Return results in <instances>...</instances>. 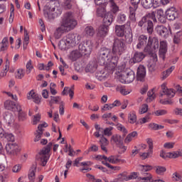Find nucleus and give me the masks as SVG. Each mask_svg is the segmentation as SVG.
I'll return each instance as SVG.
<instances>
[{
    "label": "nucleus",
    "mask_w": 182,
    "mask_h": 182,
    "mask_svg": "<svg viewBox=\"0 0 182 182\" xmlns=\"http://www.w3.org/2000/svg\"><path fill=\"white\" fill-rule=\"evenodd\" d=\"M60 25L65 28L68 32H70V31H73V29L77 26V20L75 18L73 12L68 11L63 14Z\"/></svg>",
    "instance_id": "obj_1"
},
{
    "label": "nucleus",
    "mask_w": 182,
    "mask_h": 182,
    "mask_svg": "<svg viewBox=\"0 0 182 182\" xmlns=\"http://www.w3.org/2000/svg\"><path fill=\"white\" fill-rule=\"evenodd\" d=\"M156 50H159V39L156 37L151 38V36H149L148 43L144 48V52L153 58H157V55H156Z\"/></svg>",
    "instance_id": "obj_2"
},
{
    "label": "nucleus",
    "mask_w": 182,
    "mask_h": 182,
    "mask_svg": "<svg viewBox=\"0 0 182 182\" xmlns=\"http://www.w3.org/2000/svg\"><path fill=\"white\" fill-rule=\"evenodd\" d=\"M112 55H113V52L112 53V50L107 48H102L98 54V63L103 66L106 65V63L109 59L112 58Z\"/></svg>",
    "instance_id": "obj_3"
},
{
    "label": "nucleus",
    "mask_w": 182,
    "mask_h": 182,
    "mask_svg": "<svg viewBox=\"0 0 182 182\" xmlns=\"http://www.w3.org/2000/svg\"><path fill=\"white\" fill-rule=\"evenodd\" d=\"M52 149V142H49L48 145L42 149V150L39 152L40 159H41V165L43 167H45L48 163V160H49V157L50 155V150Z\"/></svg>",
    "instance_id": "obj_4"
},
{
    "label": "nucleus",
    "mask_w": 182,
    "mask_h": 182,
    "mask_svg": "<svg viewBox=\"0 0 182 182\" xmlns=\"http://www.w3.org/2000/svg\"><path fill=\"white\" fill-rule=\"evenodd\" d=\"M126 50V45L123 40L115 38L112 46V55H118L120 56L124 53Z\"/></svg>",
    "instance_id": "obj_5"
},
{
    "label": "nucleus",
    "mask_w": 182,
    "mask_h": 182,
    "mask_svg": "<svg viewBox=\"0 0 182 182\" xmlns=\"http://www.w3.org/2000/svg\"><path fill=\"white\" fill-rule=\"evenodd\" d=\"M93 48V43H92V41L88 40L82 42L78 46V50L80 51L82 55H90L92 53V49Z\"/></svg>",
    "instance_id": "obj_6"
},
{
    "label": "nucleus",
    "mask_w": 182,
    "mask_h": 182,
    "mask_svg": "<svg viewBox=\"0 0 182 182\" xmlns=\"http://www.w3.org/2000/svg\"><path fill=\"white\" fill-rule=\"evenodd\" d=\"M64 38H65L67 43H68V45L72 48H73V46H76V45H79V43L82 39V36L77 33H68Z\"/></svg>",
    "instance_id": "obj_7"
},
{
    "label": "nucleus",
    "mask_w": 182,
    "mask_h": 182,
    "mask_svg": "<svg viewBox=\"0 0 182 182\" xmlns=\"http://www.w3.org/2000/svg\"><path fill=\"white\" fill-rule=\"evenodd\" d=\"M140 0H131V4L129 6V19L132 22H136V11L139 8Z\"/></svg>",
    "instance_id": "obj_8"
},
{
    "label": "nucleus",
    "mask_w": 182,
    "mask_h": 182,
    "mask_svg": "<svg viewBox=\"0 0 182 182\" xmlns=\"http://www.w3.org/2000/svg\"><path fill=\"white\" fill-rule=\"evenodd\" d=\"M111 142L116 144L117 147L122 150V153H124L127 150V147L123 145V138L119 134H114L111 137Z\"/></svg>",
    "instance_id": "obj_9"
},
{
    "label": "nucleus",
    "mask_w": 182,
    "mask_h": 182,
    "mask_svg": "<svg viewBox=\"0 0 182 182\" xmlns=\"http://www.w3.org/2000/svg\"><path fill=\"white\" fill-rule=\"evenodd\" d=\"M134 79V72H133L132 70L126 71L119 77V82H121V83H132V82H133Z\"/></svg>",
    "instance_id": "obj_10"
},
{
    "label": "nucleus",
    "mask_w": 182,
    "mask_h": 182,
    "mask_svg": "<svg viewBox=\"0 0 182 182\" xmlns=\"http://www.w3.org/2000/svg\"><path fill=\"white\" fill-rule=\"evenodd\" d=\"M117 63H119V55L113 54L112 55L111 54V58H109L104 65L107 66L111 70H114V68L117 66Z\"/></svg>",
    "instance_id": "obj_11"
},
{
    "label": "nucleus",
    "mask_w": 182,
    "mask_h": 182,
    "mask_svg": "<svg viewBox=\"0 0 182 182\" xmlns=\"http://www.w3.org/2000/svg\"><path fill=\"white\" fill-rule=\"evenodd\" d=\"M6 151L10 156H16L19 153V146L16 144L9 143L5 146Z\"/></svg>",
    "instance_id": "obj_12"
},
{
    "label": "nucleus",
    "mask_w": 182,
    "mask_h": 182,
    "mask_svg": "<svg viewBox=\"0 0 182 182\" xmlns=\"http://www.w3.org/2000/svg\"><path fill=\"white\" fill-rule=\"evenodd\" d=\"M155 31L157 32L159 36H161L164 39H167L168 36L170 35V31L167 28V27L163 25H158Z\"/></svg>",
    "instance_id": "obj_13"
},
{
    "label": "nucleus",
    "mask_w": 182,
    "mask_h": 182,
    "mask_svg": "<svg viewBox=\"0 0 182 182\" xmlns=\"http://www.w3.org/2000/svg\"><path fill=\"white\" fill-rule=\"evenodd\" d=\"M166 16L168 21H174L176 18H178L177 9L174 7L168 9L166 11Z\"/></svg>",
    "instance_id": "obj_14"
},
{
    "label": "nucleus",
    "mask_w": 182,
    "mask_h": 182,
    "mask_svg": "<svg viewBox=\"0 0 182 182\" xmlns=\"http://www.w3.org/2000/svg\"><path fill=\"white\" fill-rule=\"evenodd\" d=\"M146 77V67L144 65H139L137 69L136 79L139 82H144Z\"/></svg>",
    "instance_id": "obj_15"
},
{
    "label": "nucleus",
    "mask_w": 182,
    "mask_h": 182,
    "mask_svg": "<svg viewBox=\"0 0 182 182\" xmlns=\"http://www.w3.org/2000/svg\"><path fill=\"white\" fill-rule=\"evenodd\" d=\"M146 58V55L143 52L136 51L134 53L133 57L131 58V63H139Z\"/></svg>",
    "instance_id": "obj_16"
},
{
    "label": "nucleus",
    "mask_w": 182,
    "mask_h": 182,
    "mask_svg": "<svg viewBox=\"0 0 182 182\" xmlns=\"http://www.w3.org/2000/svg\"><path fill=\"white\" fill-rule=\"evenodd\" d=\"M27 99L28 100H31L33 99L34 103H36V105H39L41 103V99H42V97L36 94L35 91L31 90L27 94Z\"/></svg>",
    "instance_id": "obj_17"
},
{
    "label": "nucleus",
    "mask_w": 182,
    "mask_h": 182,
    "mask_svg": "<svg viewBox=\"0 0 182 182\" xmlns=\"http://www.w3.org/2000/svg\"><path fill=\"white\" fill-rule=\"evenodd\" d=\"M4 108L6 110H11L12 112H16L18 106H21L19 104L15 103L14 101L6 100L4 104Z\"/></svg>",
    "instance_id": "obj_18"
},
{
    "label": "nucleus",
    "mask_w": 182,
    "mask_h": 182,
    "mask_svg": "<svg viewBox=\"0 0 182 182\" xmlns=\"http://www.w3.org/2000/svg\"><path fill=\"white\" fill-rule=\"evenodd\" d=\"M4 120L5 122L9 124V126H11V124H14L15 123V116L12 112H6L4 114Z\"/></svg>",
    "instance_id": "obj_19"
},
{
    "label": "nucleus",
    "mask_w": 182,
    "mask_h": 182,
    "mask_svg": "<svg viewBox=\"0 0 182 182\" xmlns=\"http://www.w3.org/2000/svg\"><path fill=\"white\" fill-rule=\"evenodd\" d=\"M43 127H48V124L44 122L43 124H40L38 127V130L36 131V137L34 139V141H39L41 138L42 137V134H43Z\"/></svg>",
    "instance_id": "obj_20"
},
{
    "label": "nucleus",
    "mask_w": 182,
    "mask_h": 182,
    "mask_svg": "<svg viewBox=\"0 0 182 182\" xmlns=\"http://www.w3.org/2000/svg\"><path fill=\"white\" fill-rule=\"evenodd\" d=\"M149 43V39L147 38V36L145 35H141L138 38V43L136 45L137 49H142V48H144Z\"/></svg>",
    "instance_id": "obj_21"
},
{
    "label": "nucleus",
    "mask_w": 182,
    "mask_h": 182,
    "mask_svg": "<svg viewBox=\"0 0 182 182\" xmlns=\"http://www.w3.org/2000/svg\"><path fill=\"white\" fill-rule=\"evenodd\" d=\"M114 19V16H113L112 12L107 13L103 17V25L107 26H110Z\"/></svg>",
    "instance_id": "obj_22"
},
{
    "label": "nucleus",
    "mask_w": 182,
    "mask_h": 182,
    "mask_svg": "<svg viewBox=\"0 0 182 182\" xmlns=\"http://www.w3.org/2000/svg\"><path fill=\"white\" fill-rule=\"evenodd\" d=\"M107 33H109V26L105 24H102L98 28L97 30V36L100 38H105Z\"/></svg>",
    "instance_id": "obj_23"
},
{
    "label": "nucleus",
    "mask_w": 182,
    "mask_h": 182,
    "mask_svg": "<svg viewBox=\"0 0 182 182\" xmlns=\"http://www.w3.org/2000/svg\"><path fill=\"white\" fill-rule=\"evenodd\" d=\"M167 53V42L161 41L159 45V56L164 59Z\"/></svg>",
    "instance_id": "obj_24"
},
{
    "label": "nucleus",
    "mask_w": 182,
    "mask_h": 182,
    "mask_svg": "<svg viewBox=\"0 0 182 182\" xmlns=\"http://www.w3.org/2000/svg\"><path fill=\"white\" fill-rule=\"evenodd\" d=\"M115 33L117 36H124V33H126V25L115 26Z\"/></svg>",
    "instance_id": "obj_25"
},
{
    "label": "nucleus",
    "mask_w": 182,
    "mask_h": 182,
    "mask_svg": "<svg viewBox=\"0 0 182 182\" xmlns=\"http://www.w3.org/2000/svg\"><path fill=\"white\" fill-rule=\"evenodd\" d=\"M55 11H56V9L53 8L51 11H44L45 17L48 18L49 21H51V19H55V16H58V13L55 12Z\"/></svg>",
    "instance_id": "obj_26"
},
{
    "label": "nucleus",
    "mask_w": 182,
    "mask_h": 182,
    "mask_svg": "<svg viewBox=\"0 0 182 182\" xmlns=\"http://www.w3.org/2000/svg\"><path fill=\"white\" fill-rule=\"evenodd\" d=\"M65 32L68 31L60 25V26H59L54 33L55 39H60V38H62V35H63Z\"/></svg>",
    "instance_id": "obj_27"
},
{
    "label": "nucleus",
    "mask_w": 182,
    "mask_h": 182,
    "mask_svg": "<svg viewBox=\"0 0 182 182\" xmlns=\"http://www.w3.org/2000/svg\"><path fill=\"white\" fill-rule=\"evenodd\" d=\"M84 33L87 38H92L95 33V28L92 26H88L85 28Z\"/></svg>",
    "instance_id": "obj_28"
},
{
    "label": "nucleus",
    "mask_w": 182,
    "mask_h": 182,
    "mask_svg": "<svg viewBox=\"0 0 182 182\" xmlns=\"http://www.w3.org/2000/svg\"><path fill=\"white\" fill-rule=\"evenodd\" d=\"M69 43H68L67 40L65 37L63 38L62 40L60 41L58 43V48L60 50H66V49H69Z\"/></svg>",
    "instance_id": "obj_29"
},
{
    "label": "nucleus",
    "mask_w": 182,
    "mask_h": 182,
    "mask_svg": "<svg viewBox=\"0 0 182 182\" xmlns=\"http://www.w3.org/2000/svg\"><path fill=\"white\" fill-rule=\"evenodd\" d=\"M35 173H36V164L32 165L28 172V179L31 182L35 180Z\"/></svg>",
    "instance_id": "obj_30"
},
{
    "label": "nucleus",
    "mask_w": 182,
    "mask_h": 182,
    "mask_svg": "<svg viewBox=\"0 0 182 182\" xmlns=\"http://www.w3.org/2000/svg\"><path fill=\"white\" fill-rule=\"evenodd\" d=\"M108 160L109 163H111L112 164H119V163L125 162L124 159H120L119 156H110Z\"/></svg>",
    "instance_id": "obj_31"
},
{
    "label": "nucleus",
    "mask_w": 182,
    "mask_h": 182,
    "mask_svg": "<svg viewBox=\"0 0 182 182\" xmlns=\"http://www.w3.org/2000/svg\"><path fill=\"white\" fill-rule=\"evenodd\" d=\"M82 53L79 50H73L70 54V59L73 60V62L76 61V60L79 59V58H81Z\"/></svg>",
    "instance_id": "obj_32"
},
{
    "label": "nucleus",
    "mask_w": 182,
    "mask_h": 182,
    "mask_svg": "<svg viewBox=\"0 0 182 182\" xmlns=\"http://www.w3.org/2000/svg\"><path fill=\"white\" fill-rule=\"evenodd\" d=\"M144 28L146 29V32L149 33V35H151L154 31V26L153 25V21H151V20L148 21Z\"/></svg>",
    "instance_id": "obj_33"
},
{
    "label": "nucleus",
    "mask_w": 182,
    "mask_h": 182,
    "mask_svg": "<svg viewBox=\"0 0 182 182\" xmlns=\"http://www.w3.org/2000/svg\"><path fill=\"white\" fill-rule=\"evenodd\" d=\"M141 5L145 9H150V8L154 6L153 0H141Z\"/></svg>",
    "instance_id": "obj_34"
},
{
    "label": "nucleus",
    "mask_w": 182,
    "mask_h": 182,
    "mask_svg": "<svg viewBox=\"0 0 182 182\" xmlns=\"http://www.w3.org/2000/svg\"><path fill=\"white\" fill-rule=\"evenodd\" d=\"M128 120L132 124H134V123H137V116L136 115V112H134V111H132L129 114Z\"/></svg>",
    "instance_id": "obj_35"
},
{
    "label": "nucleus",
    "mask_w": 182,
    "mask_h": 182,
    "mask_svg": "<svg viewBox=\"0 0 182 182\" xmlns=\"http://www.w3.org/2000/svg\"><path fill=\"white\" fill-rule=\"evenodd\" d=\"M167 156L168 159H178V157H182V153L181 151L168 152Z\"/></svg>",
    "instance_id": "obj_36"
},
{
    "label": "nucleus",
    "mask_w": 182,
    "mask_h": 182,
    "mask_svg": "<svg viewBox=\"0 0 182 182\" xmlns=\"http://www.w3.org/2000/svg\"><path fill=\"white\" fill-rule=\"evenodd\" d=\"M175 69L174 66H171L170 68L167 69L166 71L163 72L161 74V79L162 80H164L170 76L171 74V72H173V70Z\"/></svg>",
    "instance_id": "obj_37"
},
{
    "label": "nucleus",
    "mask_w": 182,
    "mask_h": 182,
    "mask_svg": "<svg viewBox=\"0 0 182 182\" xmlns=\"http://www.w3.org/2000/svg\"><path fill=\"white\" fill-rule=\"evenodd\" d=\"M16 112H18V119L23 122V120H25V117H26V114L22 111V108L21 107V105L17 106V109Z\"/></svg>",
    "instance_id": "obj_38"
},
{
    "label": "nucleus",
    "mask_w": 182,
    "mask_h": 182,
    "mask_svg": "<svg viewBox=\"0 0 182 182\" xmlns=\"http://www.w3.org/2000/svg\"><path fill=\"white\" fill-rule=\"evenodd\" d=\"M50 100H49V105L50 107H52L55 103L58 105V103H60V102H63L60 100V97L59 96H56V97L50 96Z\"/></svg>",
    "instance_id": "obj_39"
},
{
    "label": "nucleus",
    "mask_w": 182,
    "mask_h": 182,
    "mask_svg": "<svg viewBox=\"0 0 182 182\" xmlns=\"http://www.w3.org/2000/svg\"><path fill=\"white\" fill-rule=\"evenodd\" d=\"M107 5L111 6V11L112 12H113V14H116V12L119 11V7L116 5L114 1H113V0H109L107 2Z\"/></svg>",
    "instance_id": "obj_40"
},
{
    "label": "nucleus",
    "mask_w": 182,
    "mask_h": 182,
    "mask_svg": "<svg viewBox=\"0 0 182 182\" xmlns=\"http://www.w3.org/2000/svg\"><path fill=\"white\" fill-rule=\"evenodd\" d=\"M29 44V35L28 34V31L24 28V40H23V46L24 49H26V47Z\"/></svg>",
    "instance_id": "obj_41"
},
{
    "label": "nucleus",
    "mask_w": 182,
    "mask_h": 182,
    "mask_svg": "<svg viewBox=\"0 0 182 182\" xmlns=\"http://www.w3.org/2000/svg\"><path fill=\"white\" fill-rule=\"evenodd\" d=\"M96 77L98 80H100V81L106 80V74H105V71L103 70L98 71L96 73Z\"/></svg>",
    "instance_id": "obj_42"
},
{
    "label": "nucleus",
    "mask_w": 182,
    "mask_h": 182,
    "mask_svg": "<svg viewBox=\"0 0 182 182\" xmlns=\"http://www.w3.org/2000/svg\"><path fill=\"white\" fill-rule=\"evenodd\" d=\"M63 6L65 8V9H72V6H73V1L65 0L63 4Z\"/></svg>",
    "instance_id": "obj_43"
},
{
    "label": "nucleus",
    "mask_w": 182,
    "mask_h": 182,
    "mask_svg": "<svg viewBox=\"0 0 182 182\" xmlns=\"http://www.w3.org/2000/svg\"><path fill=\"white\" fill-rule=\"evenodd\" d=\"M66 92L69 93L70 97L73 99V95H75L73 90L68 87H65L63 91L62 92V95L65 96V95H66Z\"/></svg>",
    "instance_id": "obj_44"
},
{
    "label": "nucleus",
    "mask_w": 182,
    "mask_h": 182,
    "mask_svg": "<svg viewBox=\"0 0 182 182\" xmlns=\"http://www.w3.org/2000/svg\"><path fill=\"white\" fill-rule=\"evenodd\" d=\"M148 95V98L146 99V101L149 102V103L153 102L154 99H156V94H154V91L153 90L151 91H149L147 92Z\"/></svg>",
    "instance_id": "obj_45"
},
{
    "label": "nucleus",
    "mask_w": 182,
    "mask_h": 182,
    "mask_svg": "<svg viewBox=\"0 0 182 182\" xmlns=\"http://www.w3.org/2000/svg\"><path fill=\"white\" fill-rule=\"evenodd\" d=\"M126 19H127V17L126 16V14H120L117 16V22L118 23H124L126 22Z\"/></svg>",
    "instance_id": "obj_46"
},
{
    "label": "nucleus",
    "mask_w": 182,
    "mask_h": 182,
    "mask_svg": "<svg viewBox=\"0 0 182 182\" xmlns=\"http://www.w3.org/2000/svg\"><path fill=\"white\" fill-rule=\"evenodd\" d=\"M168 111L166 109H158L154 111L152 114H155L156 116H166L167 114Z\"/></svg>",
    "instance_id": "obj_47"
},
{
    "label": "nucleus",
    "mask_w": 182,
    "mask_h": 182,
    "mask_svg": "<svg viewBox=\"0 0 182 182\" xmlns=\"http://www.w3.org/2000/svg\"><path fill=\"white\" fill-rule=\"evenodd\" d=\"M155 168H156V174H159V175H161L166 173V167L161 166H155Z\"/></svg>",
    "instance_id": "obj_48"
},
{
    "label": "nucleus",
    "mask_w": 182,
    "mask_h": 182,
    "mask_svg": "<svg viewBox=\"0 0 182 182\" xmlns=\"http://www.w3.org/2000/svg\"><path fill=\"white\" fill-rule=\"evenodd\" d=\"M153 154V151L148 150V152L141 153L140 156L142 158V160H146V159H149V157H151Z\"/></svg>",
    "instance_id": "obj_49"
},
{
    "label": "nucleus",
    "mask_w": 182,
    "mask_h": 182,
    "mask_svg": "<svg viewBox=\"0 0 182 182\" xmlns=\"http://www.w3.org/2000/svg\"><path fill=\"white\" fill-rule=\"evenodd\" d=\"M149 21L150 20L147 19L146 16H144L142 17L141 21H139L138 26H140L141 28L143 26L145 27L147 23L149 22Z\"/></svg>",
    "instance_id": "obj_50"
},
{
    "label": "nucleus",
    "mask_w": 182,
    "mask_h": 182,
    "mask_svg": "<svg viewBox=\"0 0 182 182\" xmlns=\"http://www.w3.org/2000/svg\"><path fill=\"white\" fill-rule=\"evenodd\" d=\"M3 139H6L7 141H15V136L12 134L6 133Z\"/></svg>",
    "instance_id": "obj_51"
},
{
    "label": "nucleus",
    "mask_w": 182,
    "mask_h": 182,
    "mask_svg": "<svg viewBox=\"0 0 182 182\" xmlns=\"http://www.w3.org/2000/svg\"><path fill=\"white\" fill-rule=\"evenodd\" d=\"M100 146H109V141L104 135H102L100 140Z\"/></svg>",
    "instance_id": "obj_52"
},
{
    "label": "nucleus",
    "mask_w": 182,
    "mask_h": 182,
    "mask_svg": "<svg viewBox=\"0 0 182 182\" xmlns=\"http://www.w3.org/2000/svg\"><path fill=\"white\" fill-rule=\"evenodd\" d=\"M107 14V13H106V10H105L103 8H100L97 10V16H100L101 18H105V16Z\"/></svg>",
    "instance_id": "obj_53"
},
{
    "label": "nucleus",
    "mask_w": 182,
    "mask_h": 182,
    "mask_svg": "<svg viewBox=\"0 0 182 182\" xmlns=\"http://www.w3.org/2000/svg\"><path fill=\"white\" fill-rule=\"evenodd\" d=\"M164 93V95H166L168 97H174V95H176V92L173 89H169V90L168 89Z\"/></svg>",
    "instance_id": "obj_54"
},
{
    "label": "nucleus",
    "mask_w": 182,
    "mask_h": 182,
    "mask_svg": "<svg viewBox=\"0 0 182 182\" xmlns=\"http://www.w3.org/2000/svg\"><path fill=\"white\" fill-rule=\"evenodd\" d=\"M26 68L27 69L26 73L29 75L31 72L32 71V69H33V65H32V60H29V61L27 63Z\"/></svg>",
    "instance_id": "obj_55"
},
{
    "label": "nucleus",
    "mask_w": 182,
    "mask_h": 182,
    "mask_svg": "<svg viewBox=\"0 0 182 182\" xmlns=\"http://www.w3.org/2000/svg\"><path fill=\"white\" fill-rule=\"evenodd\" d=\"M144 176L141 178V180H143L144 182H149L150 181V180H151L152 176L151 174L149 173H142Z\"/></svg>",
    "instance_id": "obj_56"
},
{
    "label": "nucleus",
    "mask_w": 182,
    "mask_h": 182,
    "mask_svg": "<svg viewBox=\"0 0 182 182\" xmlns=\"http://www.w3.org/2000/svg\"><path fill=\"white\" fill-rule=\"evenodd\" d=\"M144 16H146V19L148 18H151L154 22L157 23V18H156V12L155 11H152L151 13H149Z\"/></svg>",
    "instance_id": "obj_57"
},
{
    "label": "nucleus",
    "mask_w": 182,
    "mask_h": 182,
    "mask_svg": "<svg viewBox=\"0 0 182 182\" xmlns=\"http://www.w3.org/2000/svg\"><path fill=\"white\" fill-rule=\"evenodd\" d=\"M150 117L149 116H146L144 118H141L138 122H136V124H144V123H147L149 122Z\"/></svg>",
    "instance_id": "obj_58"
},
{
    "label": "nucleus",
    "mask_w": 182,
    "mask_h": 182,
    "mask_svg": "<svg viewBox=\"0 0 182 182\" xmlns=\"http://www.w3.org/2000/svg\"><path fill=\"white\" fill-rule=\"evenodd\" d=\"M55 87H56V84L51 82L50 84V91L51 95H53L54 96H55V95H57V93H58V91H56Z\"/></svg>",
    "instance_id": "obj_59"
},
{
    "label": "nucleus",
    "mask_w": 182,
    "mask_h": 182,
    "mask_svg": "<svg viewBox=\"0 0 182 182\" xmlns=\"http://www.w3.org/2000/svg\"><path fill=\"white\" fill-rule=\"evenodd\" d=\"M148 110H149V105L147 104H144L139 110V113L140 114H144V113H147Z\"/></svg>",
    "instance_id": "obj_60"
},
{
    "label": "nucleus",
    "mask_w": 182,
    "mask_h": 182,
    "mask_svg": "<svg viewBox=\"0 0 182 182\" xmlns=\"http://www.w3.org/2000/svg\"><path fill=\"white\" fill-rule=\"evenodd\" d=\"M112 130H113V127H109L107 128H105L104 129V134H105V136H112Z\"/></svg>",
    "instance_id": "obj_61"
},
{
    "label": "nucleus",
    "mask_w": 182,
    "mask_h": 182,
    "mask_svg": "<svg viewBox=\"0 0 182 182\" xmlns=\"http://www.w3.org/2000/svg\"><path fill=\"white\" fill-rule=\"evenodd\" d=\"M112 104H105L104 107L102 108V112H107V110H112L113 109Z\"/></svg>",
    "instance_id": "obj_62"
},
{
    "label": "nucleus",
    "mask_w": 182,
    "mask_h": 182,
    "mask_svg": "<svg viewBox=\"0 0 182 182\" xmlns=\"http://www.w3.org/2000/svg\"><path fill=\"white\" fill-rule=\"evenodd\" d=\"M25 76V73L23 71V69H18L17 71V74L16 75V77L17 79H22Z\"/></svg>",
    "instance_id": "obj_63"
},
{
    "label": "nucleus",
    "mask_w": 182,
    "mask_h": 182,
    "mask_svg": "<svg viewBox=\"0 0 182 182\" xmlns=\"http://www.w3.org/2000/svg\"><path fill=\"white\" fill-rule=\"evenodd\" d=\"M148 69L149 72H154V70H156V63L154 62L149 63Z\"/></svg>",
    "instance_id": "obj_64"
}]
</instances>
